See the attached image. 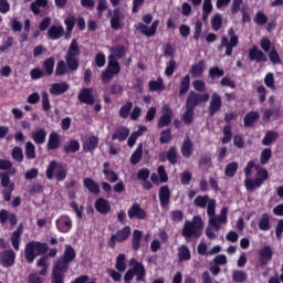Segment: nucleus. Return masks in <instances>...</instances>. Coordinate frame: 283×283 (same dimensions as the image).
Here are the masks:
<instances>
[{
	"label": "nucleus",
	"instance_id": "nucleus-1",
	"mask_svg": "<svg viewBox=\"0 0 283 283\" xmlns=\"http://www.w3.org/2000/svg\"><path fill=\"white\" fill-rule=\"evenodd\" d=\"M227 208H222L219 216H216V200L209 202L207 214L209 217V224L216 231L222 229V224H227Z\"/></svg>",
	"mask_w": 283,
	"mask_h": 283
},
{
	"label": "nucleus",
	"instance_id": "nucleus-2",
	"mask_svg": "<svg viewBox=\"0 0 283 283\" xmlns=\"http://www.w3.org/2000/svg\"><path fill=\"white\" fill-rule=\"evenodd\" d=\"M202 227H205L202 218L193 217L192 221L185 222L181 234L186 240H189L190 238H200L202 235Z\"/></svg>",
	"mask_w": 283,
	"mask_h": 283
},
{
	"label": "nucleus",
	"instance_id": "nucleus-3",
	"mask_svg": "<svg viewBox=\"0 0 283 283\" xmlns=\"http://www.w3.org/2000/svg\"><path fill=\"white\" fill-rule=\"evenodd\" d=\"M44 253H48V243L31 241L25 245L24 258L29 264H32L36 255H43Z\"/></svg>",
	"mask_w": 283,
	"mask_h": 283
},
{
	"label": "nucleus",
	"instance_id": "nucleus-4",
	"mask_svg": "<svg viewBox=\"0 0 283 283\" xmlns=\"http://www.w3.org/2000/svg\"><path fill=\"white\" fill-rule=\"evenodd\" d=\"M54 176L59 181L67 178V165L57 163L56 160L51 161L46 169V178L52 180Z\"/></svg>",
	"mask_w": 283,
	"mask_h": 283
},
{
	"label": "nucleus",
	"instance_id": "nucleus-5",
	"mask_svg": "<svg viewBox=\"0 0 283 283\" xmlns=\"http://www.w3.org/2000/svg\"><path fill=\"white\" fill-rule=\"evenodd\" d=\"M76 56H81V49L78 48V42L72 40L65 55L66 65L71 72H76L78 70V60H76Z\"/></svg>",
	"mask_w": 283,
	"mask_h": 283
},
{
	"label": "nucleus",
	"instance_id": "nucleus-6",
	"mask_svg": "<svg viewBox=\"0 0 283 283\" xmlns=\"http://www.w3.org/2000/svg\"><path fill=\"white\" fill-rule=\"evenodd\" d=\"M174 120V109L168 104H164L161 107V115L157 120V127L163 129V127H169Z\"/></svg>",
	"mask_w": 283,
	"mask_h": 283
},
{
	"label": "nucleus",
	"instance_id": "nucleus-7",
	"mask_svg": "<svg viewBox=\"0 0 283 283\" xmlns=\"http://www.w3.org/2000/svg\"><path fill=\"white\" fill-rule=\"evenodd\" d=\"M209 101V93L198 94L191 91L186 99V107L196 109L200 103H207Z\"/></svg>",
	"mask_w": 283,
	"mask_h": 283
},
{
	"label": "nucleus",
	"instance_id": "nucleus-8",
	"mask_svg": "<svg viewBox=\"0 0 283 283\" xmlns=\"http://www.w3.org/2000/svg\"><path fill=\"white\" fill-rule=\"evenodd\" d=\"M158 25H160V20H155L150 27L139 22L135 25V29L139 34H144V36H154L156 34V30H158Z\"/></svg>",
	"mask_w": 283,
	"mask_h": 283
},
{
	"label": "nucleus",
	"instance_id": "nucleus-9",
	"mask_svg": "<svg viewBox=\"0 0 283 283\" xmlns=\"http://www.w3.org/2000/svg\"><path fill=\"white\" fill-rule=\"evenodd\" d=\"M132 234V229L129 227H125L124 229L119 230L116 234L111 237L108 241V245L114 249L116 247V242H125L127 238Z\"/></svg>",
	"mask_w": 283,
	"mask_h": 283
},
{
	"label": "nucleus",
	"instance_id": "nucleus-10",
	"mask_svg": "<svg viewBox=\"0 0 283 283\" xmlns=\"http://www.w3.org/2000/svg\"><path fill=\"white\" fill-rule=\"evenodd\" d=\"M14 260H17V254L12 250H6L0 254V263L6 269L12 266L14 264Z\"/></svg>",
	"mask_w": 283,
	"mask_h": 283
},
{
	"label": "nucleus",
	"instance_id": "nucleus-11",
	"mask_svg": "<svg viewBox=\"0 0 283 283\" xmlns=\"http://www.w3.org/2000/svg\"><path fill=\"white\" fill-rule=\"evenodd\" d=\"M220 109H222V97H220L218 93H213L209 105L210 116H216L217 112H220Z\"/></svg>",
	"mask_w": 283,
	"mask_h": 283
},
{
	"label": "nucleus",
	"instance_id": "nucleus-12",
	"mask_svg": "<svg viewBox=\"0 0 283 283\" xmlns=\"http://www.w3.org/2000/svg\"><path fill=\"white\" fill-rule=\"evenodd\" d=\"M108 14L111 15V28H113V30H120V22L125 19L123 13H120V9H114L113 14L112 10H108Z\"/></svg>",
	"mask_w": 283,
	"mask_h": 283
},
{
	"label": "nucleus",
	"instance_id": "nucleus-13",
	"mask_svg": "<svg viewBox=\"0 0 283 283\" xmlns=\"http://www.w3.org/2000/svg\"><path fill=\"white\" fill-rule=\"evenodd\" d=\"M237 46H238V38H233L229 42L228 36H222L219 50H222V48H227L226 54L227 56H231V54H233V48H237Z\"/></svg>",
	"mask_w": 283,
	"mask_h": 283
},
{
	"label": "nucleus",
	"instance_id": "nucleus-14",
	"mask_svg": "<svg viewBox=\"0 0 283 283\" xmlns=\"http://www.w3.org/2000/svg\"><path fill=\"white\" fill-rule=\"evenodd\" d=\"M249 59L250 61H256V63H260V61L266 63V61H269L264 52L255 45L249 51Z\"/></svg>",
	"mask_w": 283,
	"mask_h": 283
},
{
	"label": "nucleus",
	"instance_id": "nucleus-15",
	"mask_svg": "<svg viewBox=\"0 0 283 283\" xmlns=\"http://www.w3.org/2000/svg\"><path fill=\"white\" fill-rule=\"evenodd\" d=\"M147 213L143 208H140V205L134 203L132 208L128 210V218H137V220H145Z\"/></svg>",
	"mask_w": 283,
	"mask_h": 283
},
{
	"label": "nucleus",
	"instance_id": "nucleus-16",
	"mask_svg": "<svg viewBox=\"0 0 283 283\" xmlns=\"http://www.w3.org/2000/svg\"><path fill=\"white\" fill-rule=\"evenodd\" d=\"M67 90H70V84H67L66 82L54 83L50 88V94H52L53 96H60V94H65Z\"/></svg>",
	"mask_w": 283,
	"mask_h": 283
},
{
	"label": "nucleus",
	"instance_id": "nucleus-17",
	"mask_svg": "<svg viewBox=\"0 0 283 283\" xmlns=\"http://www.w3.org/2000/svg\"><path fill=\"white\" fill-rule=\"evenodd\" d=\"M95 209L96 211H98V213L105 216L106 213H109V211H112V206H109V201L103 198H98L95 201Z\"/></svg>",
	"mask_w": 283,
	"mask_h": 283
},
{
	"label": "nucleus",
	"instance_id": "nucleus-18",
	"mask_svg": "<svg viewBox=\"0 0 283 283\" xmlns=\"http://www.w3.org/2000/svg\"><path fill=\"white\" fill-rule=\"evenodd\" d=\"M56 227L62 233H67L72 229V219L69 217H62L56 220Z\"/></svg>",
	"mask_w": 283,
	"mask_h": 283
},
{
	"label": "nucleus",
	"instance_id": "nucleus-19",
	"mask_svg": "<svg viewBox=\"0 0 283 283\" xmlns=\"http://www.w3.org/2000/svg\"><path fill=\"white\" fill-rule=\"evenodd\" d=\"M80 103H86V105H94V96L92 95V88H83L77 96Z\"/></svg>",
	"mask_w": 283,
	"mask_h": 283
},
{
	"label": "nucleus",
	"instance_id": "nucleus-20",
	"mask_svg": "<svg viewBox=\"0 0 283 283\" xmlns=\"http://www.w3.org/2000/svg\"><path fill=\"white\" fill-rule=\"evenodd\" d=\"M130 264H133V273L137 275L136 281L142 282V280L145 277V265L143 263L136 262V259L130 260Z\"/></svg>",
	"mask_w": 283,
	"mask_h": 283
},
{
	"label": "nucleus",
	"instance_id": "nucleus-21",
	"mask_svg": "<svg viewBox=\"0 0 283 283\" xmlns=\"http://www.w3.org/2000/svg\"><path fill=\"white\" fill-rule=\"evenodd\" d=\"M64 33H65V30L63 29V27L52 25L48 31V36L49 39H52V41H56L61 39V36H63Z\"/></svg>",
	"mask_w": 283,
	"mask_h": 283
},
{
	"label": "nucleus",
	"instance_id": "nucleus-22",
	"mask_svg": "<svg viewBox=\"0 0 283 283\" xmlns=\"http://www.w3.org/2000/svg\"><path fill=\"white\" fill-rule=\"evenodd\" d=\"M22 233H23V224H20L18 229L11 234V244L14 251H19V244L21 242Z\"/></svg>",
	"mask_w": 283,
	"mask_h": 283
},
{
	"label": "nucleus",
	"instance_id": "nucleus-23",
	"mask_svg": "<svg viewBox=\"0 0 283 283\" xmlns=\"http://www.w3.org/2000/svg\"><path fill=\"white\" fill-rule=\"evenodd\" d=\"M169 198H171V192L169 191V187L163 186L159 189V200H160L161 207H167V205H169Z\"/></svg>",
	"mask_w": 283,
	"mask_h": 283
},
{
	"label": "nucleus",
	"instance_id": "nucleus-24",
	"mask_svg": "<svg viewBox=\"0 0 283 283\" xmlns=\"http://www.w3.org/2000/svg\"><path fill=\"white\" fill-rule=\"evenodd\" d=\"M181 154L184 158H190V156L193 154V143L191 139L186 138L181 145Z\"/></svg>",
	"mask_w": 283,
	"mask_h": 283
},
{
	"label": "nucleus",
	"instance_id": "nucleus-25",
	"mask_svg": "<svg viewBox=\"0 0 283 283\" xmlns=\"http://www.w3.org/2000/svg\"><path fill=\"white\" fill-rule=\"evenodd\" d=\"M128 136H129V128L119 127L112 135V140H119V142L127 140Z\"/></svg>",
	"mask_w": 283,
	"mask_h": 283
},
{
	"label": "nucleus",
	"instance_id": "nucleus-26",
	"mask_svg": "<svg viewBox=\"0 0 283 283\" xmlns=\"http://www.w3.org/2000/svg\"><path fill=\"white\" fill-rule=\"evenodd\" d=\"M125 56V48L115 46L111 49V55L108 56V61H117L118 59H123Z\"/></svg>",
	"mask_w": 283,
	"mask_h": 283
},
{
	"label": "nucleus",
	"instance_id": "nucleus-27",
	"mask_svg": "<svg viewBox=\"0 0 283 283\" xmlns=\"http://www.w3.org/2000/svg\"><path fill=\"white\" fill-rule=\"evenodd\" d=\"M260 231H269L271 229V217L268 213H263L259 219Z\"/></svg>",
	"mask_w": 283,
	"mask_h": 283
},
{
	"label": "nucleus",
	"instance_id": "nucleus-28",
	"mask_svg": "<svg viewBox=\"0 0 283 283\" xmlns=\"http://www.w3.org/2000/svg\"><path fill=\"white\" fill-rule=\"evenodd\" d=\"M260 119V112L252 111L248 113L243 119L244 126L245 127H251L255 120Z\"/></svg>",
	"mask_w": 283,
	"mask_h": 283
},
{
	"label": "nucleus",
	"instance_id": "nucleus-29",
	"mask_svg": "<svg viewBox=\"0 0 283 283\" xmlns=\"http://www.w3.org/2000/svg\"><path fill=\"white\" fill-rule=\"evenodd\" d=\"M32 138L36 145H43V143H45V138H48V132H45L43 128H40L32 134Z\"/></svg>",
	"mask_w": 283,
	"mask_h": 283
},
{
	"label": "nucleus",
	"instance_id": "nucleus-30",
	"mask_svg": "<svg viewBox=\"0 0 283 283\" xmlns=\"http://www.w3.org/2000/svg\"><path fill=\"white\" fill-rule=\"evenodd\" d=\"M84 187H86L91 193H101V187L92 178L84 179Z\"/></svg>",
	"mask_w": 283,
	"mask_h": 283
},
{
	"label": "nucleus",
	"instance_id": "nucleus-31",
	"mask_svg": "<svg viewBox=\"0 0 283 283\" xmlns=\"http://www.w3.org/2000/svg\"><path fill=\"white\" fill-rule=\"evenodd\" d=\"M212 200H216V199H209V196H197V198L193 201V205L196 207H199L200 209H205V207L209 209V202Z\"/></svg>",
	"mask_w": 283,
	"mask_h": 283
},
{
	"label": "nucleus",
	"instance_id": "nucleus-32",
	"mask_svg": "<svg viewBox=\"0 0 283 283\" xmlns=\"http://www.w3.org/2000/svg\"><path fill=\"white\" fill-rule=\"evenodd\" d=\"M190 72L195 78H200V76H202L205 73V61H200L199 63L193 64Z\"/></svg>",
	"mask_w": 283,
	"mask_h": 283
},
{
	"label": "nucleus",
	"instance_id": "nucleus-33",
	"mask_svg": "<svg viewBox=\"0 0 283 283\" xmlns=\"http://www.w3.org/2000/svg\"><path fill=\"white\" fill-rule=\"evenodd\" d=\"M75 259H76V251L74 250V248H72V245H66L62 260L70 263V262H74Z\"/></svg>",
	"mask_w": 283,
	"mask_h": 283
},
{
	"label": "nucleus",
	"instance_id": "nucleus-34",
	"mask_svg": "<svg viewBox=\"0 0 283 283\" xmlns=\"http://www.w3.org/2000/svg\"><path fill=\"white\" fill-rule=\"evenodd\" d=\"M178 258L180 262L191 260V251H189V248L187 245H181L178 249Z\"/></svg>",
	"mask_w": 283,
	"mask_h": 283
},
{
	"label": "nucleus",
	"instance_id": "nucleus-35",
	"mask_svg": "<svg viewBox=\"0 0 283 283\" xmlns=\"http://www.w3.org/2000/svg\"><path fill=\"white\" fill-rule=\"evenodd\" d=\"M245 189L248 191H255V189H258L259 187H262V180L261 179H245Z\"/></svg>",
	"mask_w": 283,
	"mask_h": 283
},
{
	"label": "nucleus",
	"instance_id": "nucleus-36",
	"mask_svg": "<svg viewBox=\"0 0 283 283\" xmlns=\"http://www.w3.org/2000/svg\"><path fill=\"white\" fill-rule=\"evenodd\" d=\"M280 137V135L276 132L270 130L265 134L262 145L265 147H269V145H272V143H275V140Z\"/></svg>",
	"mask_w": 283,
	"mask_h": 283
},
{
	"label": "nucleus",
	"instance_id": "nucleus-37",
	"mask_svg": "<svg viewBox=\"0 0 283 283\" xmlns=\"http://www.w3.org/2000/svg\"><path fill=\"white\" fill-rule=\"evenodd\" d=\"M195 114H196V109L186 107V111L181 116L182 122L185 123V125H191V123H193Z\"/></svg>",
	"mask_w": 283,
	"mask_h": 283
},
{
	"label": "nucleus",
	"instance_id": "nucleus-38",
	"mask_svg": "<svg viewBox=\"0 0 283 283\" xmlns=\"http://www.w3.org/2000/svg\"><path fill=\"white\" fill-rule=\"evenodd\" d=\"M25 156L28 160H34L36 158V147L32 142H27L25 144Z\"/></svg>",
	"mask_w": 283,
	"mask_h": 283
},
{
	"label": "nucleus",
	"instance_id": "nucleus-39",
	"mask_svg": "<svg viewBox=\"0 0 283 283\" xmlns=\"http://www.w3.org/2000/svg\"><path fill=\"white\" fill-rule=\"evenodd\" d=\"M260 256L262 258L263 262H269L273 259V250L271 247L265 245L259 251Z\"/></svg>",
	"mask_w": 283,
	"mask_h": 283
},
{
	"label": "nucleus",
	"instance_id": "nucleus-40",
	"mask_svg": "<svg viewBox=\"0 0 283 283\" xmlns=\"http://www.w3.org/2000/svg\"><path fill=\"white\" fill-rule=\"evenodd\" d=\"M143 158V144H139L130 157L132 165H138Z\"/></svg>",
	"mask_w": 283,
	"mask_h": 283
},
{
	"label": "nucleus",
	"instance_id": "nucleus-41",
	"mask_svg": "<svg viewBox=\"0 0 283 283\" xmlns=\"http://www.w3.org/2000/svg\"><path fill=\"white\" fill-rule=\"evenodd\" d=\"M238 161H232L226 166L224 174L228 178H233L238 174Z\"/></svg>",
	"mask_w": 283,
	"mask_h": 283
},
{
	"label": "nucleus",
	"instance_id": "nucleus-42",
	"mask_svg": "<svg viewBox=\"0 0 283 283\" xmlns=\"http://www.w3.org/2000/svg\"><path fill=\"white\" fill-rule=\"evenodd\" d=\"M67 269H70V262L62 259L56 261L53 271H56V273H66Z\"/></svg>",
	"mask_w": 283,
	"mask_h": 283
},
{
	"label": "nucleus",
	"instance_id": "nucleus-43",
	"mask_svg": "<svg viewBox=\"0 0 283 283\" xmlns=\"http://www.w3.org/2000/svg\"><path fill=\"white\" fill-rule=\"evenodd\" d=\"M190 83H191V77L189 75H186L181 80L180 88H179L180 96H182L189 92Z\"/></svg>",
	"mask_w": 283,
	"mask_h": 283
},
{
	"label": "nucleus",
	"instance_id": "nucleus-44",
	"mask_svg": "<svg viewBox=\"0 0 283 283\" xmlns=\"http://www.w3.org/2000/svg\"><path fill=\"white\" fill-rule=\"evenodd\" d=\"M133 107H134V103L132 101H128L126 104H124L119 108L120 118H129V112H132Z\"/></svg>",
	"mask_w": 283,
	"mask_h": 283
},
{
	"label": "nucleus",
	"instance_id": "nucleus-45",
	"mask_svg": "<svg viewBox=\"0 0 283 283\" xmlns=\"http://www.w3.org/2000/svg\"><path fill=\"white\" fill-rule=\"evenodd\" d=\"M150 92H164L165 84L163 83V78H158L157 81L149 82Z\"/></svg>",
	"mask_w": 283,
	"mask_h": 283
},
{
	"label": "nucleus",
	"instance_id": "nucleus-46",
	"mask_svg": "<svg viewBox=\"0 0 283 283\" xmlns=\"http://www.w3.org/2000/svg\"><path fill=\"white\" fill-rule=\"evenodd\" d=\"M106 70L117 76V74H120V64H118L117 60H108Z\"/></svg>",
	"mask_w": 283,
	"mask_h": 283
},
{
	"label": "nucleus",
	"instance_id": "nucleus-47",
	"mask_svg": "<svg viewBox=\"0 0 283 283\" xmlns=\"http://www.w3.org/2000/svg\"><path fill=\"white\" fill-rule=\"evenodd\" d=\"M44 74L52 76L54 74V57H49L43 63Z\"/></svg>",
	"mask_w": 283,
	"mask_h": 283
},
{
	"label": "nucleus",
	"instance_id": "nucleus-48",
	"mask_svg": "<svg viewBox=\"0 0 283 283\" xmlns=\"http://www.w3.org/2000/svg\"><path fill=\"white\" fill-rule=\"evenodd\" d=\"M59 148V134L51 133L48 142V149L54 150Z\"/></svg>",
	"mask_w": 283,
	"mask_h": 283
},
{
	"label": "nucleus",
	"instance_id": "nucleus-49",
	"mask_svg": "<svg viewBox=\"0 0 283 283\" xmlns=\"http://www.w3.org/2000/svg\"><path fill=\"white\" fill-rule=\"evenodd\" d=\"M36 6H39L40 8H45L48 6V0H35L31 3V12H33V14L35 15H39L41 14V10H38Z\"/></svg>",
	"mask_w": 283,
	"mask_h": 283
},
{
	"label": "nucleus",
	"instance_id": "nucleus-50",
	"mask_svg": "<svg viewBox=\"0 0 283 283\" xmlns=\"http://www.w3.org/2000/svg\"><path fill=\"white\" fill-rule=\"evenodd\" d=\"M140 240H143V232L140 230H135L133 233V249L138 251L140 249Z\"/></svg>",
	"mask_w": 283,
	"mask_h": 283
},
{
	"label": "nucleus",
	"instance_id": "nucleus-51",
	"mask_svg": "<svg viewBox=\"0 0 283 283\" xmlns=\"http://www.w3.org/2000/svg\"><path fill=\"white\" fill-rule=\"evenodd\" d=\"M167 160H169V163L171 165H176L178 163V151L176 150V147H171L167 153Z\"/></svg>",
	"mask_w": 283,
	"mask_h": 283
},
{
	"label": "nucleus",
	"instance_id": "nucleus-52",
	"mask_svg": "<svg viewBox=\"0 0 283 283\" xmlns=\"http://www.w3.org/2000/svg\"><path fill=\"white\" fill-rule=\"evenodd\" d=\"M81 149V146L78 145V142L76 140H71L69 145L64 146V151L66 154H74Z\"/></svg>",
	"mask_w": 283,
	"mask_h": 283
},
{
	"label": "nucleus",
	"instance_id": "nucleus-53",
	"mask_svg": "<svg viewBox=\"0 0 283 283\" xmlns=\"http://www.w3.org/2000/svg\"><path fill=\"white\" fill-rule=\"evenodd\" d=\"M65 25H66V39H70V34H72V30H74V23H75V19L74 17H69L65 19L64 21Z\"/></svg>",
	"mask_w": 283,
	"mask_h": 283
},
{
	"label": "nucleus",
	"instance_id": "nucleus-54",
	"mask_svg": "<svg viewBox=\"0 0 283 283\" xmlns=\"http://www.w3.org/2000/svg\"><path fill=\"white\" fill-rule=\"evenodd\" d=\"M11 156L13 160H17V163H23V149H21V147H14Z\"/></svg>",
	"mask_w": 283,
	"mask_h": 283
},
{
	"label": "nucleus",
	"instance_id": "nucleus-55",
	"mask_svg": "<svg viewBox=\"0 0 283 283\" xmlns=\"http://www.w3.org/2000/svg\"><path fill=\"white\" fill-rule=\"evenodd\" d=\"M231 138H233V133H231V125H227L223 128V138H222L223 145H227V143H231Z\"/></svg>",
	"mask_w": 283,
	"mask_h": 283
},
{
	"label": "nucleus",
	"instance_id": "nucleus-56",
	"mask_svg": "<svg viewBox=\"0 0 283 283\" xmlns=\"http://www.w3.org/2000/svg\"><path fill=\"white\" fill-rule=\"evenodd\" d=\"M66 72H67V66L65 65V62L63 60L57 62V65L55 69V76H65Z\"/></svg>",
	"mask_w": 283,
	"mask_h": 283
},
{
	"label": "nucleus",
	"instance_id": "nucleus-57",
	"mask_svg": "<svg viewBox=\"0 0 283 283\" xmlns=\"http://www.w3.org/2000/svg\"><path fill=\"white\" fill-rule=\"evenodd\" d=\"M232 280L238 283L247 282V274L243 271L237 270L232 273Z\"/></svg>",
	"mask_w": 283,
	"mask_h": 283
},
{
	"label": "nucleus",
	"instance_id": "nucleus-58",
	"mask_svg": "<svg viewBox=\"0 0 283 283\" xmlns=\"http://www.w3.org/2000/svg\"><path fill=\"white\" fill-rule=\"evenodd\" d=\"M103 174L106 176V180H108V182H117L118 181V175L109 169H104Z\"/></svg>",
	"mask_w": 283,
	"mask_h": 283
},
{
	"label": "nucleus",
	"instance_id": "nucleus-59",
	"mask_svg": "<svg viewBox=\"0 0 283 283\" xmlns=\"http://www.w3.org/2000/svg\"><path fill=\"white\" fill-rule=\"evenodd\" d=\"M271 156H272L271 148L263 149L261 153V158H260L261 165H266V163H269V160H271Z\"/></svg>",
	"mask_w": 283,
	"mask_h": 283
},
{
	"label": "nucleus",
	"instance_id": "nucleus-60",
	"mask_svg": "<svg viewBox=\"0 0 283 283\" xmlns=\"http://www.w3.org/2000/svg\"><path fill=\"white\" fill-rule=\"evenodd\" d=\"M159 142L165 145L166 143H171V129L167 128L161 132Z\"/></svg>",
	"mask_w": 283,
	"mask_h": 283
},
{
	"label": "nucleus",
	"instance_id": "nucleus-61",
	"mask_svg": "<svg viewBox=\"0 0 283 283\" xmlns=\"http://www.w3.org/2000/svg\"><path fill=\"white\" fill-rule=\"evenodd\" d=\"M254 21L258 25H266V23L269 22V18L266 17V14L259 11L255 15Z\"/></svg>",
	"mask_w": 283,
	"mask_h": 283
},
{
	"label": "nucleus",
	"instance_id": "nucleus-62",
	"mask_svg": "<svg viewBox=\"0 0 283 283\" xmlns=\"http://www.w3.org/2000/svg\"><path fill=\"white\" fill-rule=\"evenodd\" d=\"M116 269L117 271H125L127 265L125 264V254H119L116 259Z\"/></svg>",
	"mask_w": 283,
	"mask_h": 283
},
{
	"label": "nucleus",
	"instance_id": "nucleus-63",
	"mask_svg": "<svg viewBox=\"0 0 283 283\" xmlns=\"http://www.w3.org/2000/svg\"><path fill=\"white\" fill-rule=\"evenodd\" d=\"M192 87L197 92H205V90H207V83L202 80H196L192 82Z\"/></svg>",
	"mask_w": 283,
	"mask_h": 283
},
{
	"label": "nucleus",
	"instance_id": "nucleus-64",
	"mask_svg": "<svg viewBox=\"0 0 283 283\" xmlns=\"http://www.w3.org/2000/svg\"><path fill=\"white\" fill-rule=\"evenodd\" d=\"M65 280V275L63 273L53 271L52 272V283H63Z\"/></svg>",
	"mask_w": 283,
	"mask_h": 283
}]
</instances>
